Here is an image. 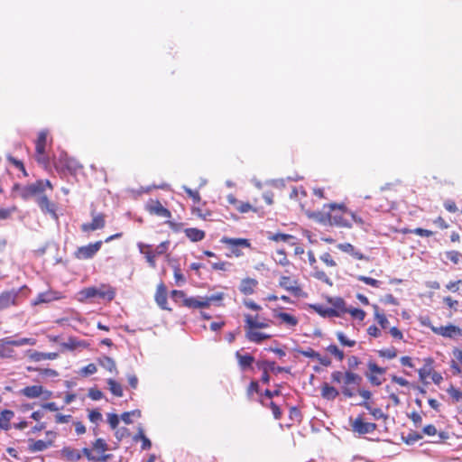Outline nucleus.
Here are the masks:
<instances>
[{"label":"nucleus","instance_id":"f257e3e1","mask_svg":"<svg viewBox=\"0 0 462 462\" xmlns=\"http://www.w3.org/2000/svg\"><path fill=\"white\" fill-rule=\"evenodd\" d=\"M347 214L348 208L344 203H328L325 204L320 211L314 213L313 217L322 225L350 228L352 223Z\"/></svg>","mask_w":462,"mask_h":462},{"label":"nucleus","instance_id":"f03ea898","mask_svg":"<svg viewBox=\"0 0 462 462\" xmlns=\"http://www.w3.org/2000/svg\"><path fill=\"white\" fill-rule=\"evenodd\" d=\"M269 327L266 321H260L258 315H245V337L248 341L261 344L263 341L270 339L273 335L261 331L263 328Z\"/></svg>","mask_w":462,"mask_h":462},{"label":"nucleus","instance_id":"7ed1b4c3","mask_svg":"<svg viewBox=\"0 0 462 462\" xmlns=\"http://www.w3.org/2000/svg\"><path fill=\"white\" fill-rule=\"evenodd\" d=\"M171 296H173L174 298L181 297L180 306L191 310L208 309L210 307L212 302L219 301L223 299V293L221 292L211 296L189 297L184 291L180 290L171 291Z\"/></svg>","mask_w":462,"mask_h":462},{"label":"nucleus","instance_id":"20e7f679","mask_svg":"<svg viewBox=\"0 0 462 462\" xmlns=\"http://www.w3.org/2000/svg\"><path fill=\"white\" fill-rule=\"evenodd\" d=\"M331 380L335 383H344L342 387V393L344 396L347 398H352L355 393L349 388V385H359L362 382V377L351 371H346L345 373L341 371H334L331 374Z\"/></svg>","mask_w":462,"mask_h":462},{"label":"nucleus","instance_id":"39448f33","mask_svg":"<svg viewBox=\"0 0 462 462\" xmlns=\"http://www.w3.org/2000/svg\"><path fill=\"white\" fill-rule=\"evenodd\" d=\"M46 188L50 189H53V186L49 180H38L33 183L26 185L24 187H21L19 184H14L13 187V190H19L20 197L27 200L32 197L42 194Z\"/></svg>","mask_w":462,"mask_h":462},{"label":"nucleus","instance_id":"423d86ee","mask_svg":"<svg viewBox=\"0 0 462 462\" xmlns=\"http://www.w3.org/2000/svg\"><path fill=\"white\" fill-rule=\"evenodd\" d=\"M220 243L225 245L229 250V253L226 254L227 257H242L244 255L243 249L251 248V242L247 238L222 236Z\"/></svg>","mask_w":462,"mask_h":462},{"label":"nucleus","instance_id":"0eeeda50","mask_svg":"<svg viewBox=\"0 0 462 462\" xmlns=\"http://www.w3.org/2000/svg\"><path fill=\"white\" fill-rule=\"evenodd\" d=\"M170 241L162 242L153 250L151 245L138 243L137 246L152 268L156 267V258L165 254L169 248Z\"/></svg>","mask_w":462,"mask_h":462},{"label":"nucleus","instance_id":"6e6552de","mask_svg":"<svg viewBox=\"0 0 462 462\" xmlns=\"http://www.w3.org/2000/svg\"><path fill=\"white\" fill-rule=\"evenodd\" d=\"M48 137L49 131L44 129L39 132L38 137L35 141V160L44 168H47L50 163V158L46 152Z\"/></svg>","mask_w":462,"mask_h":462},{"label":"nucleus","instance_id":"1a4fd4ad","mask_svg":"<svg viewBox=\"0 0 462 462\" xmlns=\"http://www.w3.org/2000/svg\"><path fill=\"white\" fill-rule=\"evenodd\" d=\"M79 294L85 299L98 297L111 301L116 297V290L109 284H101L99 287L85 288Z\"/></svg>","mask_w":462,"mask_h":462},{"label":"nucleus","instance_id":"9d476101","mask_svg":"<svg viewBox=\"0 0 462 462\" xmlns=\"http://www.w3.org/2000/svg\"><path fill=\"white\" fill-rule=\"evenodd\" d=\"M429 327L434 334L441 336L443 337L449 338L455 341H457L462 338V328L452 323H448L446 326L436 327L433 325H430Z\"/></svg>","mask_w":462,"mask_h":462},{"label":"nucleus","instance_id":"9b49d317","mask_svg":"<svg viewBox=\"0 0 462 462\" xmlns=\"http://www.w3.org/2000/svg\"><path fill=\"white\" fill-rule=\"evenodd\" d=\"M144 208L150 215L165 218L167 220L171 218V211L167 208H165L158 199H150L146 202ZM167 223L170 226H173V223L170 221H167Z\"/></svg>","mask_w":462,"mask_h":462},{"label":"nucleus","instance_id":"f8f14e48","mask_svg":"<svg viewBox=\"0 0 462 462\" xmlns=\"http://www.w3.org/2000/svg\"><path fill=\"white\" fill-rule=\"evenodd\" d=\"M19 393L28 399H35L42 397V400H49L52 397V392L44 389L42 385H28L21 389Z\"/></svg>","mask_w":462,"mask_h":462},{"label":"nucleus","instance_id":"ddd939ff","mask_svg":"<svg viewBox=\"0 0 462 462\" xmlns=\"http://www.w3.org/2000/svg\"><path fill=\"white\" fill-rule=\"evenodd\" d=\"M55 169L60 173L68 172L71 175H76L78 171L82 169V165H80L75 159L64 156L60 157L55 163Z\"/></svg>","mask_w":462,"mask_h":462},{"label":"nucleus","instance_id":"4468645a","mask_svg":"<svg viewBox=\"0 0 462 462\" xmlns=\"http://www.w3.org/2000/svg\"><path fill=\"white\" fill-rule=\"evenodd\" d=\"M102 245L103 241L99 240L95 243H89L87 245L79 246L74 252V257L78 260L92 259L100 250Z\"/></svg>","mask_w":462,"mask_h":462},{"label":"nucleus","instance_id":"2eb2a0df","mask_svg":"<svg viewBox=\"0 0 462 462\" xmlns=\"http://www.w3.org/2000/svg\"><path fill=\"white\" fill-rule=\"evenodd\" d=\"M367 367L368 373L366 374V377L368 381L373 385H381L383 381L382 377L386 373V368L381 367L376 363L372 361L368 362Z\"/></svg>","mask_w":462,"mask_h":462},{"label":"nucleus","instance_id":"dca6fc26","mask_svg":"<svg viewBox=\"0 0 462 462\" xmlns=\"http://www.w3.org/2000/svg\"><path fill=\"white\" fill-rule=\"evenodd\" d=\"M92 221L89 223H83L80 229L84 233H89L97 229H102L106 226V215L103 213L91 212Z\"/></svg>","mask_w":462,"mask_h":462},{"label":"nucleus","instance_id":"f3484780","mask_svg":"<svg viewBox=\"0 0 462 462\" xmlns=\"http://www.w3.org/2000/svg\"><path fill=\"white\" fill-rule=\"evenodd\" d=\"M352 430L360 435L372 433L377 429V425L373 422H365L361 415L351 420Z\"/></svg>","mask_w":462,"mask_h":462},{"label":"nucleus","instance_id":"a211bd4d","mask_svg":"<svg viewBox=\"0 0 462 462\" xmlns=\"http://www.w3.org/2000/svg\"><path fill=\"white\" fill-rule=\"evenodd\" d=\"M19 290L4 291L0 293V311L18 305Z\"/></svg>","mask_w":462,"mask_h":462},{"label":"nucleus","instance_id":"6ab92c4d","mask_svg":"<svg viewBox=\"0 0 462 462\" xmlns=\"http://www.w3.org/2000/svg\"><path fill=\"white\" fill-rule=\"evenodd\" d=\"M282 308H275L272 310L273 317L280 321V324H284L289 328H294L298 325L299 319L297 317L282 311Z\"/></svg>","mask_w":462,"mask_h":462},{"label":"nucleus","instance_id":"aec40b11","mask_svg":"<svg viewBox=\"0 0 462 462\" xmlns=\"http://www.w3.org/2000/svg\"><path fill=\"white\" fill-rule=\"evenodd\" d=\"M168 293L166 285L162 282L156 287L154 300L157 305L163 310L171 311L172 309L168 304Z\"/></svg>","mask_w":462,"mask_h":462},{"label":"nucleus","instance_id":"412c9836","mask_svg":"<svg viewBox=\"0 0 462 462\" xmlns=\"http://www.w3.org/2000/svg\"><path fill=\"white\" fill-rule=\"evenodd\" d=\"M227 202L234 207V208L239 213L245 214L250 211L258 213L259 209L249 202H244L238 200L234 195L229 194L226 197Z\"/></svg>","mask_w":462,"mask_h":462},{"label":"nucleus","instance_id":"4be33fe9","mask_svg":"<svg viewBox=\"0 0 462 462\" xmlns=\"http://www.w3.org/2000/svg\"><path fill=\"white\" fill-rule=\"evenodd\" d=\"M279 285L295 296H300L301 293V288L298 281L290 276H282L279 280Z\"/></svg>","mask_w":462,"mask_h":462},{"label":"nucleus","instance_id":"5701e85b","mask_svg":"<svg viewBox=\"0 0 462 462\" xmlns=\"http://www.w3.org/2000/svg\"><path fill=\"white\" fill-rule=\"evenodd\" d=\"M37 340L33 337H22L18 339H13L11 337H6L0 339V346L5 347L6 346H34Z\"/></svg>","mask_w":462,"mask_h":462},{"label":"nucleus","instance_id":"b1692460","mask_svg":"<svg viewBox=\"0 0 462 462\" xmlns=\"http://www.w3.org/2000/svg\"><path fill=\"white\" fill-rule=\"evenodd\" d=\"M371 207L378 211H389L392 208V201L383 192H378L374 195Z\"/></svg>","mask_w":462,"mask_h":462},{"label":"nucleus","instance_id":"393cba45","mask_svg":"<svg viewBox=\"0 0 462 462\" xmlns=\"http://www.w3.org/2000/svg\"><path fill=\"white\" fill-rule=\"evenodd\" d=\"M60 299H62V295L60 292L50 290V291L39 293L33 301V305L48 303V302H51L53 300H60Z\"/></svg>","mask_w":462,"mask_h":462},{"label":"nucleus","instance_id":"a878e982","mask_svg":"<svg viewBox=\"0 0 462 462\" xmlns=\"http://www.w3.org/2000/svg\"><path fill=\"white\" fill-rule=\"evenodd\" d=\"M422 433H423V435H426L429 437L438 438V439L435 440V442H441V441L448 439V434L447 432L439 431L433 424L426 425L422 429Z\"/></svg>","mask_w":462,"mask_h":462},{"label":"nucleus","instance_id":"bb28decb","mask_svg":"<svg viewBox=\"0 0 462 462\" xmlns=\"http://www.w3.org/2000/svg\"><path fill=\"white\" fill-rule=\"evenodd\" d=\"M37 204L44 213H49L51 216L57 217L56 206L52 203L45 195L40 196L37 199Z\"/></svg>","mask_w":462,"mask_h":462},{"label":"nucleus","instance_id":"cd10ccee","mask_svg":"<svg viewBox=\"0 0 462 462\" xmlns=\"http://www.w3.org/2000/svg\"><path fill=\"white\" fill-rule=\"evenodd\" d=\"M332 307L330 309L336 312L334 317H341L347 311V308L346 306V301L340 298H329L328 300Z\"/></svg>","mask_w":462,"mask_h":462},{"label":"nucleus","instance_id":"c85d7f7f","mask_svg":"<svg viewBox=\"0 0 462 462\" xmlns=\"http://www.w3.org/2000/svg\"><path fill=\"white\" fill-rule=\"evenodd\" d=\"M337 247L340 251L350 254L353 258H355L356 260H367L368 259L364 254H362L360 251L356 250V247L350 243L338 244L337 245Z\"/></svg>","mask_w":462,"mask_h":462},{"label":"nucleus","instance_id":"c756f323","mask_svg":"<svg viewBox=\"0 0 462 462\" xmlns=\"http://www.w3.org/2000/svg\"><path fill=\"white\" fill-rule=\"evenodd\" d=\"M258 285V281L254 278H245L241 281L239 285V291L245 295H251L254 292L255 288Z\"/></svg>","mask_w":462,"mask_h":462},{"label":"nucleus","instance_id":"7c9ffc66","mask_svg":"<svg viewBox=\"0 0 462 462\" xmlns=\"http://www.w3.org/2000/svg\"><path fill=\"white\" fill-rule=\"evenodd\" d=\"M14 418L12 410L5 409L0 411V430L8 431L12 428L11 421Z\"/></svg>","mask_w":462,"mask_h":462},{"label":"nucleus","instance_id":"2f4dec72","mask_svg":"<svg viewBox=\"0 0 462 462\" xmlns=\"http://www.w3.org/2000/svg\"><path fill=\"white\" fill-rule=\"evenodd\" d=\"M309 262H310V264L313 267L314 269V272H313V274L312 276L321 282H324L326 283H328L330 284V279L329 277L327 275V273L322 271V270H319L315 264L317 263V260L314 256V254L312 253H309Z\"/></svg>","mask_w":462,"mask_h":462},{"label":"nucleus","instance_id":"473e14b6","mask_svg":"<svg viewBox=\"0 0 462 462\" xmlns=\"http://www.w3.org/2000/svg\"><path fill=\"white\" fill-rule=\"evenodd\" d=\"M320 395L324 400L334 401L339 395V392L336 387L324 383L320 387Z\"/></svg>","mask_w":462,"mask_h":462},{"label":"nucleus","instance_id":"72a5a7b5","mask_svg":"<svg viewBox=\"0 0 462 462\" xmlns=\"http://www.w3.org/2000/svg\"><path fill=\"white\" fill-rule=\"evenodd\" d=\"M205 202L200 204H195L191 207V213L202 220H211L212 212L204 208Z\"/></svg>","mask_w":462,"mask_h":462},{"label":"nucleus","instance_id":"f704fd0d","mask_svg":"<svg viewBox=\"0 0 462 462\" xmlns=\"http://www.w3.org/2000/svg\"><path fill=\"white\" fill-rule=\"evenodd\" d=\"M60 454L62 457L67 461L76 462L81 459V451L71 447L62 448Z\"/></svg>","mask_w":462,"mask_h":462},{"label":"nucleus","instance_id":"c9c22d12","mask_svg":"<svg viewBox=\"0 0 462 462\" xmlns=\"http://www.w3.org/2000/svg\"><path fill=\"white\" fill-rule=\"evenodd\" d=\"M433 359L429 357L425 359V365L423 367L420 368L418 371L420 380L424 383H427V378L430 377L432 368Z\"/></svg>","mask_w":462,"mask_h":462},{"label":"nucleus","instance_id":"e433bc0d","mask_svg":"<svg viewBox=\"0 0 462 462\" xmlns=\"http://www.w3.org/2000/svg\"><path fill=\"white\" fill-rule=\"evenodd\" d=\"M184 234L191 242H199L203 240L206 236V234L203 230H200L196 227L185 228Z\"/></svg>","mask_w":462,"mask_h":462},{"label":"nucleus","instance_id":"4c0bfd02","mask_svg":"<svg viewBox=\"0 0 462 462\" xmlns=\"http://www.w3.org/2000/svg\"><path fill=\"white\" fill-rule=\"evenodd\" d=\"M52 446V441H44L42 439H30L29 450L31 452L43 451Z\"/></svg>","mask_w":462,"mask_h":462},{"label":"nucleus","instance_id":"58836bf2","mask_svg":"<svg viewBox=\"0 0 462 462\" xmlns=\"http://www.w3.org/2000/svg\"><path fill=\"white\" fill-rule=\"evenodd\" d=\"M236 357L237 359L239 366L245 370L250 367L254 362V357L249 354L242 355L239 351L236 352Z\"/></svg>","mask_w":462,"mask_h":462},{"label":"nucleus","instance_id":"ea45409f","mask_svg":"<svg viewBox=\"0 0 462 462\" xmlns=\"http://www.w3.org/2000/svg\"><path fill=\"white\" fill-rule=\"evenodd\" d=\"M108 449V446L105 439H97L93 443V451L95 455L97 456H110V458L112 457L111 454H106V451Z\"/></svg>","mask_w":462,"mask_h":462},{"label":"nucleus","instance_id":"a19ab883","mask_svg":"<svg viewBox=\"0 0 462 462\" xmlns=\"http://www.w3.org/2000/svg\"><path fill=\"white\" fill-rule=\"evenodd\" d=\"M373 309L375 320L383 329H386L389 327V320L387 317L383 312L380 311V309L377 305H374Z\"/></svg>","mask_w":462,"mask_h":462},{"label":"nucleus","instance_id":"79ce46f5","mask_svg":"<svg viewBox=\"0 0 462 462\" xmlns=\"http://www.w3.org/2000/svg\"><path fill=\"white\" fill-rule=\"evenodd\" d=\"M81 456L84 455L89 461L95 462H106L110 459V456H97L94 451L88 448H82Z\"/></svg>","mask_w":462,"mask_h":462},{"label":"nucleus","instance_id":"37998d69","mask_svg":"<svg viewBox=\"0 0 462 462\" xmlns=\"http://www.w3.org/2000/svg\"><path fill=\"white\" fill-rule=\"evenodd\" d=\"M310 309H312L316 313H318L322 318H332L336 314L334 310H332L328 307H324L321 304H312L310 305Z\"/></svg>","mask_w":462,"mask_h":462},{"label":"nucleus","instance_id":"c03bdc74","mask_svg":"<svg viewBox=\"0 0 462 462\" xmlns=\"http://www.w3.org/2000/svg\"><path fill=\"white\" fill-rule=\"evenodd\" d=\"M98 364L106 370L113 373L116 371V365L113 358L104 356L98 358Z\"/></svg>","mask_w":462,"mask_h":462},{"label":"nucleus","instance_id":"a18cd8bd","mask_svg":"<svg viewBox=\"0 0 462 462\" xmlns=\"http://www.w3.org/2000/svg\"><path fill=\"white\" fill-rule=\"evenodd\" d=\"M257 366L258 367H264L267 371L268 370H273V371H276L277 373H282V372H289V369L286 368V367H282V366H275V362L274 361H261V362H258L257 363Z\"/></svg>","mask_w":462,"mask_h":462},{"label":"nucleus","instance_id":"49530a36","mask_svg":"<svg viewBox=\"0 0 462 462\" xmlns=\"http://www.w3.org/2000/svg\"><path fill=\"white\" fill-rule=\"evenodd\" d=\"M362 405L369 411L370 414L375 419V420H387L388 416L383 413V411L380 408H372L370 404L366 402L362 403Z\"/></svg>","mask_w":462,"mask_h":462},{"label":"nucleus","instance_id":"de8ad7c7","mask_svg":"<svg viewBox=\"0 0 462 462\" xmlns=\"http://www.w3.org/2000/svg\"><path fill=\"white\" fill-rule=\"evenodd\" d=\"M273 260L276 263L282 266H287L290 264V261L287 258L286 253L283 249H278L273 255Z\"/></svg>","mask_w":462,"mask_h":462},{"label":"nucleus","instance_id":"09e8293b","mask_svg":"<svg viewBox=\"0 0 462 462\" xmlns=\"http://www.w3.org/2000/svg\"><path fill=\"white\" fill-rule=\"evenodd\" d=\"M293 236L283 233H269L268 239L274 242H283L289 243L291 239H293Z\"/></svg>","mask_w":462,"mask_h":462},{"label":"nucleus","instance_id":"8fccbe9b","mask_svg":"<svg viewBox=\"0 0 462 462\" xmlns=\"http://www.w3.org/2000/svg\"><path fill=\"white\" fill-rule=\"evenodd\" d=\"M86 346L85 341L78 340L76 337H69L68 341L62 344V346L69 350H74L77 347H84Z\"/></svg>","mask_w":462,"mask_h":462},{"label":"nucleus","instance_id":"3c124183","mask_svg":"<svg viewBox=\"0 0 462 462\" xmlns=\"http://www.w3.org/2000/svg\"><path fill=\"white\" fill-rule=\"evenodd\" d=\"M337 338L343 346L353 347L356 346V341L349 339L344 332L338 331L336 333Z\"/></svg>","mask_w":462,"mask_h":462},{"label":"nucleus","instance_id":"603ef678","mask_svg":"<svg viewBox=\"0 0 462 462\" xmlns=\"http://www.w3.org/2000/svg\"><path fill=\"white\" fill-rule=\"evenodd\" d=\"M107 384L109 386V390L111 391V393L117 396V397H122L123 396V389H122V386L119 383H117L116 381H115L114 379H108L107 380Z\"/></svg>","mask_w":462,"mask_h":462},{"label":"nucleus","instance_id":"864d4df0","mask_svg":"<svg viewBox=\"0 0 462 462\" xmlns=\"http://www.w3.org/2000/svg\"><path fill=\"white\" fill-rule=\"evenodd\" d=\"M378 355L383 358L393 359L397 356V349L394 346L381 349L378 351Z\"/></svg>","mask_w":462,"mask_h":462},{"label":"nucleus","instance_id":"5fc2aeb1","mask_svg":"<svg viewBox=\"0 0 462 462\" xmlns=\"http://www.w3.org/2000/svg\"><path fill=\"white\" fill-rule=\"evenodd\" d=\"M327 351L330 355L334 356L337 358V360H338L340 362L343 361L344 358H345L344 352L341 349H339L337 347V346H336V345L332 344V345L328 346H327Z\"/></svg>","mask_w":462,"mask_h":462},{"label":"nucleus","instance_id":"6e6d98bb","mask_svg":"<svg viewBox=\"0 0 462 462\" xmlns=\"http://www.w3.org/2000/svg\"><path fill=\"white\" fill-rule=\"evenodd\" d=\"M183 189L186 192V194L192 199L193 205L200 204L201 197L198 190H193L188 187H183Z\"/></svg>","mask_w":462,"mask_h":462},{"label":"nucleus","instance_id":"4d7b16f0","mask_svg":"<svg viewBox=\"0 0 462 462\" xmlns=\"http://www.w3.org/2000/svg\"><path fill=\"white\" fill-rule=\"evenodd\" d=\"M138 439L142 440V449H149L152 447L151 440L143 434L142 429L139 430V432L134 437L135 440Z\"/></svg>","mask_w":462,"mask_h":462},{"label":"nucleus","instance_id":"13d9d810","mask_svg":"<svg viewBox=\"0 0 462 462\" xmlns=\"http://www.w3.org/2000/svg\"><path fill=\"white\" fill-rule=\"evenodd\" d=\"M422 438H423L422 434L412 431V432L408 433V435L406 437H403V439L406 444L411 445V444H414L415 442L419 441Z\"/></svg>","mask_w":462,"mask_h":462},{"label":"nucleus","instance_id":"bf43d9fd","mask_svg":"<svg viewBox=\"0 0 462 462\" xmlns=\"http://www.w3.org/2000/svg\"><path fill=\"white\" fill-rule=\"evenodd\" d=\"M447 392L454 402H462V391L457 389L453 385H450Z\"/></svg>","mask_w":462,"mask_h":462},{"label":"nucleus","instance_id":"052dcab7","mask_svg":"<svg viewBox=\"0 0 462 462\" xmlns=\"http://www.w3.org/2000/svg\"><path fill=\"white\" fill-rule=\"evenodd\" d=\"M346 313H349L354 319L360 321H363L365 318V311L357 308L347 309Z\"/></svg>","mask_w":462,"mask_h":462},{"label":"nucleus","instance_id":"680f3d73","mask_svg":"<svg viewBox=\"0 0 462 462\" xmlns=\"http://www.w3.org/2000/svg\"><path fill=\"white\" fill-rule=\"evenodd\" d=\"M357 280L374 288H378L381 285L380 281L368 276L360 275L357 277Z\"/></svg>","mask_w":462,"mask_h":462},{"label":"nucleus","instance_id":"e2e57ef3","mask_svg":"<svg viewBox=\"0 0 462 462\" xmlns=\"http://www.w3.org/2000/svg\"><path fill=\"white\" fill-rule=\"evenodd\" d=\"M409 232L412 233V234H415L417 236H424V237H430V236H432L434 235L433 231L428 230V229H424V228H421V227L414 228L412 230H410Z\"/></svg>","mask_w":462,"mask_h":462},{"label":"nucleus","instance_id":"0e129e2a","mask_svg":"<svg viewBox=\"0 0 462 462\" xmlns=\"http://www.w3.org/2000/svg\"><path fill=\"white\" fill-rule=\"evenodd\" d=\"M88 420L91 422L97 424L99 421L102 420V414L98 410H91L88 412Z\"/></svg>","mask_w":462,"mask_h":462},{"label":"nucleus","instance_id":"69168bd1","mask_svg":"<svg viewBox=\"0 0 462 462\" xmlns=\"http://www.w3.org/2000/svg\"><path fill=\"white\" fill-rule=\"evenodd\" d=\"M28 357L30 360L34 362H41L45 360L44 353L39 351H29Z\"/></svg>","mask_w":462,"mask_h":462},{"label":"nucleus","instance_id":"338daca9","mask_svg":"<svg viewBox=\"0 0 462 462\" xmlns=\"http://www.w3.org/2000/svg\"><path fill=\"white\" fill-rule=\"evenodd\" d=\"M320 260L327 265V266H329V267H335L337 265V263L335 262V260L333 259L332 255L329 254V253H324L321 256H320Z\"/></svg>","mask_w":462,"mask_h":462},{"label":"nucleus","instance_id":"774afa93","mask_svg":"<svg viewBox=\"0 0 462 462\" xmlns=\"http://www.w3.org/2000/svg\"><path fill=\"white\" fill-rule=\"evenodd\" d=\"M97 365L95 364L91 363V364H88V365L84 366L81 369V374L87 376V375L94 374L95 373H97Z\"/></svg>","mask_w":462,"mask_h":462}]
</instances>
